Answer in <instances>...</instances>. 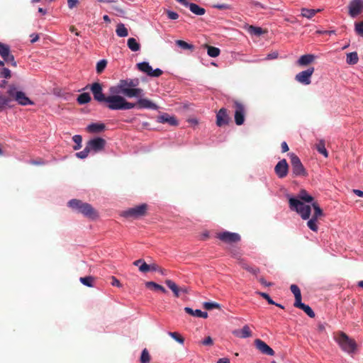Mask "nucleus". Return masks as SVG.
I'll use <instances>...</instances> for the list:
<instances>
[{"label": "nucleus", "mask_w": 363, "mask_h": 363, "mask_svg": "<svg viewBox=\"0 0 363 363\" xmlns=\"http://www.w3.org/2000/svg\"><path fill=\"white\" fill-rule=\"evenodd\" d=\"M140 84V80L138 77L122 79L116 85L109 88V92L114 95L121 94V96L124 98H136L135 102L128 101L130 104H136L135 106L132 107V109L158 110L159 106L155 103L144 97V91L139 87Z\"/></svg>", "instance_id": "1"}, {"label": "nucleus", "mask_w": 363, "mask_h": 363, "mask_svg": "<svg viewBox=\"0 0 363 363\" xmlns=\"http://www.w3.org/2000/svg\"><path fill=\"white\" fill-rule=\"evenodd\" d=\"M90 89L94 100L99 103H106V106L110 110H130L132 109V107L136 106V104L129 103L125 98L121 95L111 94V95L106 96L103 93L102 86L99 82L93 83L90 86Z\"/></svg>", "instance_id": "2"}, {"label": "nucleus", "mask_w": 363, "mask_h": 363, "mask_svg": "<svg viewBox=\"0 0 363 363\" xmlns=\"http://www.w3.org/2000/svg\"><path fill=\"white\" fill-rule=\"evenodd\" d=\"M314 199L308 192L303 189L300 191L297 198L291 196L289 200L291 211H296L303 220H308L311 213V207L309 204L313 202Z\"/></svg>", "instance_id": "3"}, {"label": "nucleus", "mask_w": 363, "mask_h": 363, "mask_svg": "<svg viewBox=\"0 0 363 363\" xmlns=\"http://www.w3.org/2000/svg\"><path fill=\"white\" fill-rule=\"evenodd\" d=\"M335 341L337 343L341 350L348 354H352L357 350V346L356 342L343 332H339L336 335Z\"/></svg>", "instance_id": "4"}, {"label": "nucleus", "mask_w": 363, "mask_h": 363, "mask_svg": "<svg viewBox=\"0 0 363 363\" xmlns=\"http://www.w3.org/2000/svg\"><path fill=\"white\" fill-rule=\"evenodd\" d=\"M68 206L74 211L89 218H95L97 216L96 211L90 204L83 203L80 200L72 199L68 202Z\"/></svg>", "instance_id": "5"}, {"label": "nucleus", "mask_w": 363, "mask_h": 363, "mask_svg": "<svg viewBox=\"0 0 363 363\" xmlns=\"http://www.w3.org/2000/svg\"><path fill=\"white\" fill-rule=\"evenodd\" d=\"M7 94L13 98L19 105L27 106L33 105V102L22 91H18L14 85H10L7 90Z\"/></svg>", "instance_id": "6"}, {"label": "nucleus", "mask_w": 363, "mask_h": 363, "mask_svg": "<svg viewBox=\"0 0 363 363\" xmlns=\"http://www.w3.org/2000/svg\"><path fill=\"white\" fill-rule=\"evenodd\" d=\"M147 209V205L142 203L124 211L121 215L125 218H138L145 215Z\"/></svg>", "instance_id": "7"}, {"label": "nucleus", "mask_w": 363, "mask_h": 363, "mask_svg": "<svg viewBox=\"0 0 363 363\" xmlns=\"http://www.w3.org/2000/svg\"><path fill=\"white\" fill-rule=\"evenodd\" d=\"M292 167V173L295 177L306 176V169L299 157L293 152L289 154Z\"/></svg>", "instance_id": "8"}, {"label": "nucleus", "mask_w": 363, "mask_h": 363, "mask_svg": "<svg viewBox=\"0 0 363 363\" xmlns=\"http://www.w3.org/2000/svg\"><path fill=\"white\" fill-rule=\"evenodd\" d=\"M315 71L314 67H309L296 74L295 79L303 85H309L311 83V77Z\"/></svg>", "instance_id": "9"}, {"label": "nucleus", "mask_w": 363, "mask_h": 363, "mask_svg": "<svg viewBox=\"0 0 363 363\" xmlns=\"http://www.w3.org/2000/svg\"><path fill=\"white\" fill-rule=\"evenodd\" d=\"M0 55L4 61L11 64L13 67H16V62L14 60L13 55L11 53L9 46L1 42H0Z\"/></svg>", "instance_id": "10"}, {"label": "nucleus", "mask_w": 363, "mask_h": 363, "mask_svg": "<svg viewBox=\"0 0 363 363\" xmlns=\"http://www.w3.org/2000/svg\"><path fill=\"white\" fill-rule=\"evenodd\" d=\"M86 145L91 152L96 153L101 151L104 148L106 140L102 138L97 137L89 140Z\"/></svg>", "instance_id": "11"}, {"label": "nucleus", "mask_w": 363, "mask_h": 363, "mask_svg": "<svg viewBox=\"0 0 363 363\" xmlns=\"http://www.w3.org/2000/svg\"><path fill=\"white\" fill-rule=\"evenodd\" d=\"M217 238L223 242L227 243L237 242L240 240V236L237 233H231L229 231H224L218 234Z\"/></svg>", "instance_id": "12"}, {"label": "nucleus", "mask_w": 363, "mask_h": 363, "mask_svg": "<svg viewBox=\"0 0 363 363\" xmlns=\"http://www.w3.org/2000/svg\"><path fill=\"white\" fill-rule=\"evenodd\" d=\"M349 14L351 17L355 18L363 11L362 0H352L349 4Z\"/></svg>", "instance_id": "13"}, {"label": "nucleus", "mask_w": 363, "mask_h": 363, "mask_svg": "<svg viewBox=\"0 0 363 363\" xmlns=\"http://www.w3.org/2000/svg\"><path fill=\"white\" fill-rule=\"evenodd\" d=\"M235 122L236 125H240L243 124L245 121V106L240 102L235 101Z\"/></svg>", "instance_id": "14"}, {"label": "nucleus", "mask_w": 363, "mask_h": 363, "mask_svg": "<svg viewBox=\"0 0 363 363\" xmlns=\"http://www.w3.org/2000/svg\"><path fill=\"white\" fill-rule=\"evenodd\" d=\"M255 347L263 354L274 356L275 352L265 342L260 339H256L254 342Z\"/></svg>", "instance_id": "15"}, {"label": "nucleus", "mask_w": 363, "mask_h": 363, "mask_svg": "<svg viewBox=\"0 0 363 363\" xmlns=\"http://www.w3.org/2000/svg\"><path fill=\"white\" fill-rule=\"evenodd\" d=\"M274 172L280 179L284 178L289 172V165L285 159L281 160L275 166Z\"/></svg>", "instance_id": "16"}, {"label": "nucleus", "mask_w": 363, "mask_h": 363, "mask_svg": "<svg viewBox=\"0 0 363 363\" xmlns=\"http://www.w3.org/2000/svg\"><path fill=\"white\" fill-rule=\"evenodd\" d=\"M229 116L227 110L224 108H220L216 115V124L218 126H222L228 123Z\"/></svg>", "instance_id": "17"}, {"label": "nucleus", "mask_w": 363, "mask_h": 363, "mask_svg": "<svg viewBox=\"0 0 363 363\" xmlns=\"http://www.w3.org/2000/svg\"><path fill=\"white\" fill-rule=\"evenodd\" d=\"M157 122L161 123H168L172 126H176L178 125V121L177 118L174 116H170L167 113H164L162 115H160L157 118Z\"/></svg>", "instance_id": "18"}, {"label": "nucleus", "mask_w": 363, "mask_h": 363, "mask_svg": "<svg viewBox=\"0 0 363 363\" xmlns=\"http://www.w3.org/2000/svg\"><path fill=\"white\" fill-rule=\"evenodd\" d=\"M315 59V56L312 54L301 55L297 60V64L300 66H306L311 63Z\"/></svg>", "instance_id": "19"}, {"label": "nucleus", "mask_w": 363, "mask_h": 363, "mask_svg": "<svg viewBox=\"0 0 363 363\" xmlns=\"http://www.w3.org/2000/svg\"><path fill=\"white\" fill-rule=\"evenodd\" d=\"M233 334L240 338H247L252 336V331L247 325H245L240 330H235Z\"/></svg>", "instance_id": "20"}, {"label": "nucleus", "mask_w": 363, "mask_h": 363, "mask_svg": "<svg viewBox=\"0 0 363 363\" xmlns=\"http://www.w3.org/2000/svg\"><path fill=\"white\" fill-rule=\"evenodd\" d=\"M105 129V125L100 123H92L87 125L86 130L91 133H97Z\"/></svg>", "instance_id": "21"}, {"label": "nucleus", "mask_w": 363, "mask_h": 363, "mask_svg": "<svg viewBox=\"0 0 363 363\" xmlns=\"http://www.w3.org/2000/svg\"><path fill=\"white\" fill-rule=\"evenodd\" d=\"M322 9H309L307 8H302L301 9V16L307 19H311L317 13L320 12Z\"/></svg>", "instance_id": "22"}, {"label": "nucleus", "mask_w": 363, "mask_h": 363, "mask_svg": "<svg viewBox=\"0 0 363 363\" xmlns=\"http://www.w3.org/2000/svg\"><path fill=\"white\" fill-rule=\"evenodd\" d=\"M185 7H188L189 10L194 14L198 16H202L205 13L206 10L194 3H188Z\"/></svg>", "instance_id": "23"}, {"label": "nucleus", "mask_w": 363, "mask_h": 363, "mask_svg": "<svg viewBox=\"0 0 363 363\" xmlns=\"http://www.w3.org/2000/svg\"><path fill=\"white\" fill-rule=\"evenodd\" d=\"M294 306L296 308L303 310L310 318H314L315 315L313 309L308 305L302 303V301H300L297 304H294Z\"/></svg>", "instance_id": "24"}, {"label": "nucleus", "mask_w": 363, "mask_h": 363, "mask_svg": "<svg viewBox=\"0 0 363 363\" xmlns=\"http://www.w3.org/2000/svg\"><path fill=\"white\" fill-rule=\"evenodd\" d=\"M128 48L133 52H137L140 50V45L134 38H130L127 41Z\"/></svg>", "instance_id": "25"}, {"label": "nucleus", "mask_w": 363, "mask_h": 363, "mask_svg": "<svg viewBox=\"0 0 363 363\" xmlns=\"http://www.w3.org/2000/svg\"><path fill=\"white\" fill-rule=\"evenodd\" d=\"M290 289L295 297V301L294 304H297L298 303L301 301V293L298 286L296 284H292L291 285Z\"/></svg>", "instance_id": "26"}, {"label": "nucleus", "mask_w": 363, "mask_h": 363, "mask_svg": "<svg viewBox=\"0 0 363 363\" xmlns=\"http://www.w3.org/2000/svg\"><path fill=\"white\" fill-rule=\"evenodd\" d=\"M116 35L118 37L124 38L126 37L128 35V30L125 28V25L122 23H120L117 25L116 29Z\"/></svg>", "instance_id": "27"}, {"label": "nucleus", "mask_w": 363, "mask_h": 363, "mask_svg": "<svg viewBox=\"0 0 363 363\" xmlns=\"http://www.w3.org/2000/svg\"><path fill=\"white\" fill-rule=\"evenodd\" d=\"M137 68L142 72L145 73L147 76L150 72L152 67L147 62H141L136 65Z\"/></svg>", "instance_id": "28"}, {"label": "nucleus", "mask_w": 363, "mask_h": 363, "mask_svg": "<svg viewBox=\"0 0 363 363\" xmlns=\"http://www.w3.org/2000/svg\"><path fill=\"white\" fill-rule=\"evenodd\" d=\"M167 286L173 292L175 297H179V286L171 279L165 281Z\"/></svg>", "instance_id": "29"}, {"label": "nucleus", "mask_w": 363, "mask_h": 363, "mask_svg": "<svg viewBox=\"0 0 363 363\" xmlns=\"http://www.w3.org/2000/svg\"><path fill=\"white\" fill-rule=\"evenodd\" d=\"M358 55L356 52H352L347 54L346 62L349 65H355L358 62Z\"/></svg>", "instance_id": "30"}, {"label": "nucleus", "mask_w": 363, "mask_h": 363, "mask_svg": "<svg viewBox=\"0 0 363 363\" xmlns=\"http://www.w3.org/2000/svg\"><path fill=\"white\" fill-rule=\"evenodd\" d=\"M91 96L89 93L84 92L79 94L77 99V102L81 104H88L91 101Z\"/></svg>", "instance_id": "31"}, {"label": "nucleus", "mask_w": 363, "mask_h": 363, "mask_svg": "<svg viewBox=\"0 0 363 363\" xmlns=\"http://www.w3.org/2000/svg\"><path fill=\"white\" fill-rule=\"evenodd\" d=\"M247 31L250 34L255 36H260L264 33V31L262 28L254 26H250L247 28Z\"/></svg>", "instance_id": "32"}, {"label": "nucleus", "mask_w": 363, "mask_h": 363, "mask_svg": "<svg viewBox=\"0 0 363 363\" xmlns=\"http://www.w3.org/2000/svg\"><path fill=\"white\" fill-rule=\"evenodd\" d=\"M220 53V50L218 48L208 45L207 46V54L211 57H216Z\"/></svg>", "instance_id": "33"}, {"label": "nucleus", "mask_w": 363, "mask_h": 363, "mask_svg": "<svg viewBox=\"0 0 363 363\" xmlns=\"http://www.w3.org/2000/svg\"><path fill=\"white\" fill-rule=\"evenodd\" d=\"M312 206L314 209V213L312 216L313 218L318 219L323 216V211L316 202L312 203Z\"/></svg>", "instance_id": "34"}, {"label": "nucleus", "mask_w": 363, "mask_h": 363, "mask_svg": "<svg viewBox=\"0 0 363 363\" xmlns=\"http://www.w3.org/2000/svg\"><path fill=\"white\" fill-rule=\"evenodd\" d=\"M147 287H152L155 290H158L162 291V293H166V289L162 286L154 281H147L145 284Z\"/></svg>", "instance_id": "35"}, {"label": "nucleus", "mask_w": 363, "mask_h": 363, "mask_svg": "<svg viewBox=\"0 0 363 363\" xmlns=\"http://www.w3.org/2000/svg\"><path fill=\"white\" fill-rule=\"evenodd\" d=\"M72 140L75 143V145H74L73 149L74 150H79L82 147V138L80 135H74L72 137Z\"/></svg>", "instance_id": "36"}, {"label": "nucleus", "mask_w": 363, "mask_h": 363, "mask_svg": "<svg viewBox=\"0 0 363 363\" xmlns=\"http://www.w3.org/2000/svg\"><path fill=\"white\" fill-rule=\"evenodd\" d=\"M80 282L86 286L92 287L94 278L91 276L81 277L79 279Z\"/></svg>", "instance_id": "37"}, {"label": "nucleus", "mask_w": 363, "mask_h": 363, "mask_svg": "<svg viewBox=\"0 0 363 363\" xmlns=\"http://www.w3.org/2000/svg\"><path fill=\"white\" fill-rule=\"evenodd\" d=\"M176 45H178L179 48H181L183 50H192L194 48V45L191 44H189L184 40H176Z\"/></svg>", "instance_id": "38"}, {"label": "nucleus", "mask_w": 363, "mask_h": 363, "mask_svg": "<svg viewBox=\"0 0 363 363\" xmlns=\"http://www.w3.org/2000/svg\"><path fill=\"white\" fill-rule=\"evenodd\" d=\"M107 65V61L104 59L99 60L96 67V70L98 74L101 73Z\"/></svg>", "instance_id": "39"}, {"label": "nucleus", "mask_w": 363, "mask_h": 363, "mask_svg": "<svg viewBox=\"0 0 363 363\" xmlns=\"http://www.w3.org/2000/svg\"><path fill=\"white\" fill-rule=\"evenodd\" d=\"M91 152L87 145H86L84 149L82 151L78 152L75 154L76 157L79 159H85L89 155V153Z\"/></svg>", "instance_id": "40"}, {"label": "nucleus", "mask_w": 363, "mask_h": 363, "mask_svg": "<svg viewBox=\"0 0 363 363\" xmlns=\"http://www.w3.org/2000/svg\"><path fill=\"white\" fill-rule=\"evenodd\" d=\"M317 220L316 218H311L309 219L307 222V226L313 231L316 232L318 229V225H317Z\"/></svg>", "instance_id": "41"}, {"label": "nucleus", "mask_w": 363, "mask_h": 363, "mask_svg": "<svg viewBox=\"0 0 363 363\" xmlns=\"http://www.w3.org/2000/svg\"><path fill=\"white\" fill-rule=\"evenodd\" d=\"M167 334L173 338L175 341L179 342V344L183 345L184 342V339L183 337L179 335L177 333L175 332H168Z\"/></svg>", "instance_id": "42"}, {"label": "nucleus", "mask_w": 363, "mask_h": 363, "mask_svg": "<svg viewBox=\"0 0 363 363\" xmlns=\"http://www.w3.org/2000/svg\"><path fill=\"white\" fill-rule=\"evenodd\" d=\"M317 150L319 153L324 155L325 157H328V151L325 147V143L323 140H320L319 143L317 145Z\"/></svg>", "instance_id": "43"}, {"label": "nucleus", "mask_w": 363, "mask_h": 363, "mask_svg": "<svg viewBox=\"0 0 363 363\" xmlns=\"http://www.w3.org/2000/svg\"><path fill=\"white\" fill-rule=\"evenodd\" d=\"M141 363H149L150 362V354L148 351L146 349H144L142 351L141 357H140Z\"/></svg>", "instance_id": "44"}, {"label": "nucleus", "mask_w": 363, "mask_h": 363, "mask_svg": "<svg viewBox=\"0 0 363 363\" xmlns=\"http://www.w3.org/2000/svg\"><path fill=\"white\" fill-rule=\"evenodd\" d=\"M203 306L207 310H211L213 308H220V306L219 303L216 302H205Z\"/></svg>", "instance_id": "45"}, {"label": "nucleus", "mask_w": 363, "mask_h": 363, "mask_svg": "<svg viewBox=\"0 0 363 363\" xmlns=\"http://www.w3.org/2000/svg\"><path fill=\"white\" fill-rule=\"evenodd\" d=\"M354 30L355 32L363 37V21L360 22L355 23L354 24Z\"/></svg>", "instance_id": "46"}, {"label": "nucleus", "mask_w": 363, "mask_h": 363, "mask_svg": "<svg viewBox=\"0 0 363 363\" xmlns=\"http://www.w3.org/2000/svg\"><path fill=\"white\" fill-rule=\"evenodd\" d=\"M184 311L188 314H190V315H191L193 316H195V317H198L199 318V316L200 315V309L193 310L190 307H185L184 308Z\"/></svg>", "instance_id": "47"}, {"label": "nucleus", "mask_w": 363, "mask_h": 363, "mask_svg": "<svg viewBox=\"0 0 363 363\" xmlns=\"http://www.w3.org/2000/svg\"><path fill=\"white\" fill-rule=\"evenodd\" d=\"M162 73H163V71L161 69L156 68V69H153L152 67L150 72L149 74V77H158L161 76L162 74Z\"/></svg>", "instance_id": "48"}, {"label": "nucleus", "mask_w": 363, "mask_h": 363, "mask_svg": "<svg viewBox=\"0 0 363 363\" xmlns=\"http://www.w3.org/2000/svg\"><path fill=\"white\" fill-rule=\"evenodd\" d=\"M213 7L219 10L233 9V6L228 4H217L213 5Z\"/></svg>", "instance_id": "49"}, {"label": "nucleus", "mask_w": 363, "mask_h": 363, "mask_svg": "<svg viewBox=\"0 0 363 363\" xmlns=\"http://www.w3.org/2000/svg\"><path fill=\"white\" fill-rule=\"evenodd\" d=\"M11 99L8 97L4 96L0 94V111L5 106L9 105Z\"/></svg>", "instance_id": "50"}, {"label": "nucleus", "mask_w": 363, "mask_h": 363, "mask_svg": "<svg viewBox=\"0 0 363 363\" xmlns=\"http://www.w3.org/2000/svg\"><path fill=\"white\" fill-rule=\"evenodd\" d=\"M259 296H261L262 298H264L269 304H276V303L272 299V298L269 296V295L264 292H259L258 293Z\"/></svg>", "instance_id": "51"}, {"label": "nucleus", "mask_w": 363, "mask_h": 363, "mask_svg": "<svg viewBox=\"0 0 363 363\" xmlns=\"http://www.w3.org/2000/svg\"><path fill=\"white\" fill-rule=\"evenodd\" d=\"M0 76L1 77L8 79L11 77V71L9 69L4 67L1 71Z\"/></svg>", "instance_id": "52"}, {"label": "nucleus", "mask_w": 363, "mask_h": 363, "mask_svg": "<svg viewBox=\"0 0 363 363\" xmlns=\"http://www.w3.org/2000/svg\"><path fill=\"white\" fill-rule=\"evenodd\" d=\"M252 4L255 7L259 8V9H264V10H267V9H270L267 5H264V4L260 3V2L257 1H253L252 2Z\"/></svg>", "instance_id": "53"}, {"label": "nucleus", "mask_w": 363, "mask_h": 363, "mask_svg": "<svg viewBox=\"0 0 363 363\" xmlns=\"http://www.w3.org/2000/svg\"><path fill=\"white\" fill-rule=\"evenodd\" d=\"M167 17L171 20H176L179 18V15L177 12L168 10L167 11Z\"/></svg>", "instance_id": "54"}, {"label": "nucleus", "mask_w": 363, "mask_h": 363, "mask_svg": "<svg viewBox=\"0 0 363 363\" xmlns=\"http://www.w3.org/2000/svg\"><path fill=\"white\" fill-rule=\"evenodd\" d=\"M139 270L142 272H147L150 271V264H147L144 260H143Z\"/></svg>", "instance_id": "55"}, {"label": "nucleus", "mask_w": 363, "mask_h": 363, "mask_svg": "<svg viewBox=\"0 0 363 363\" xmlns=\"http://www.w3.org/2000/svg\"><path fill=\"white\" fill-rule=\"evenodd\" d=\"M244 268L247 270L248 272H250V273H252V274H257L259 272V268L257 267H250L248 265H246L244 267Z\"/></svg>", "instance_id": "56"}, {"label": "nucleus", "mask_w": 363, "mask_h": 363, "mask_svg": "<svg viewBox=\"0 0 363 363\" xmlns=\"http://www.w3.org/2000/svg\"><path fill=\"white\" fill-rule=\"evenodd\" d=\"M278 55H279V54L277 52H272L271 53H269L267 55V57H265V60H274L278 57Z\"/></svg>", "instance_id": "57"}, {"label": "nucleus", "mask_w": 363, "mask_h": 363, "mask_svg": "<svg viewBox=\"0 0 363 363\" xmlns=\"http://www.w3.org/2000/svg\"><path fill=\"white\" fill-rule=\"evenodd\" d=\"M213 340L212 338L210 337V336H208L207 337H206L203 341H202V344L203 345H213Z\"/></svg>", "instance_id": "58"}, {"label": "nucleus", "mask_w": 363, "mask_h": 363, "mask_svg": "<svg viewBox=\"0 0 363 363\" xmlns=\"http://www.w3.org/2000/svg\"><path fill=\"white\" fill-rule=\"evenodd\" d=\"M79 3L78 0H67V5L69 9H73Z\"/></svg>", "instance_id": "59"}, {"label": "nucleus", "mask_w": 363, "mask_h": 363, "mask_svg": "<svg viewBox=\"0 0 363 363\" xmlns=\"http://www.w3.org/2000/svg\"><path fill=\"white\" fill-rule=\"evenodd\" d=\"M111 285L113 286L121 287V284L118 279H116L115 277H111Z\"/></svg>", "instance_id": "60"}, {"label": "nucleus", "mask_w": 363, "mask_h": 363, "mask_svg": "<svg viewBox=\"0 0 363 363\" xmlns=\"http://www.w3.org/2000/svg\"><path fill=\"white\" fill-rule=\"evenodd\" d=\"M31 43L37 42L39 39V35L36 33H32L30 35Z\"/></svg>", "instance_id": "61"}, {"label": "nucleus", "mask_w": 363, "mask_h": 363, "mask_svg": "<svg viewBox=\"0 0 363 363\" xmlns=\"http://www.w3.org/2000/svg\"><path fill=\"white\" fill-rule=\"evenodd\" d=\"M30 163L32 164H34V165H41V164H45L47 162L44 160H30Z\"/></svg>", "instance_id": "62"}, {"label": "nucleus", "mask_w": 363, "mask_h": 363, "mask_svg": "<svg viewBox=\"0 0 363 363\" xmlns=\"http://www.w3.org/2000/svg\"><path fill=\"white\" fill-rule=\"evenodd\" d=\"M289 150V146L286 143V142L284 141L281 143V152H286Z\"/></svg>", "instance_id": "63"}, {"label": "nucleus", "mask_w": 363, "mask_h": 363, "mask_svg": "<svg viewBox=\"0 0 363 363\" xmlns=\"http://www.w3.org/2000/svg\"><path fill=\"white\" fill-rule=\"evenodd\" d=\"M216 363H230V359L227 357L220 358Z\"/></svg>", "instance_id": "64"}]
</instances>
